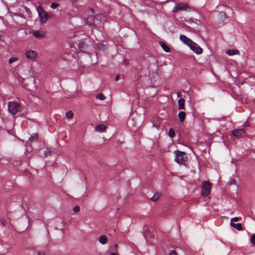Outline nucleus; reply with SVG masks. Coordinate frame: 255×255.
Listing matches in <instances>:
<instances>
[{
  "mask_svg": "<svg viewBox=\"0 0 255 255\" xmlns=\"http://www.w3.org/2000/svg\"><path fill=\"white\" fill-rule=\"evenodd\" d=\"M20 108V105L15 102H9L8 103V111L12 115L19 112Z\"/></svg>",
  "mask_w": 255,
  "mask_h": 255,
  "instance_id": "obj_4",
  "label": "nucleus"
},
{
  "mask_svg": "<svg viewBox=\"0 0 255 255\" xmlns=\"http://www.w3.org/2000/svg\"><path fill=\"white\" fill-rule=\"evenodd\" d=\"M114 246L116 248H118V245L117 244H115Z\"/></svg>",
  "mask_w": 255,
  "mask_h": 255,
  "instance_id": "obj_39",
  "label": "nucleus"
},
{
  "mask_svg": "<svg viewBox=\"0 0 255 255\" xmlns=\"http://www.w3.org/2000/svg\"><path fill=\"white\" fill-rule=\"evenodd\" d=\"M37 10L40 17V22L44 23L48 19V15L46 11L41 7L39 6L37 8Z\"/></svg>",
  "mask_w": 255,
  "mask_h": 255,
  "instance_id": "obj_6",
  "label": "nucleus"
},
{
  "mask_svg": "<svg viewBox=\"0 0 255 255\" xmlns=\"http://www.w3.org/2000/svg\"><path fill=\"white\" fill-rule=\"evenodd\" d=\"M96 97L101 100H104L106 98L105 96L102 93L97 95Z\"/></svg>",
  "mask_w": 255,
  "mask_h": 255,
  "instance_id": "obj_23",
  "label": "nucleus"
},
{
  "mask_svg": "<svg viewBox=\"0 0 255 255\" xmlns=\"http://www.w3.org/2000/svg\"><path fill=\"white\" fill-rule=\"evenodd\" d=\"M159 45L162 48V49L165 51L166 52H170V48L166 45L163 42H159Z\"/></svg>",
  "mask_w": 255,
  "mask_h": 255,
  "instance_id": "obj_16",
  "label": "nucleus"
},
{
  "mask_svg": "<svg viewBox=\"0 0 255 255\" xmlns=\"http://www.w3.org/2000/svg\"><path fill=\"white\" fill-rule=\"evenodd\" d=\"M239 220V218L238 217H235L231 220V223H233V222H238Z\"/></svg>",
  "mask_w": 255,
  "mask_h": 255,
  "instance_id": "obj_31",
  "label": "nucleus"
},
{
  "mask_svg": "<svg viewBox=\"0 0 255 255\" xmlns=\"http://www.w3.org/2000/svg\"><path fill=\"white\" fill-rule=\"evenodd\" d=\"M99 242L102 245H105L107 243V238L105 235L100 236L98 239Z\"/></svg>",
  "mask_w": 255,
  "mask_h": 255,
  "instance_id": "obj_15",
  "label": "nucleus"
},
{
  "mask_svg": "<svg viewBox=\"0 0 255 255\" xmlns=\"http://www.w3.org/2000/svg\"><path fill=\"white\" fill-rule=\"evenodd\" d=\"M226 53L230 56L239 54L240 53L239 51L237 49H228L226 50Z\"/></svg>",
  "mask_w": 255,
  "mask_h": 255,
  "instance_id": "obj_13",
  "label": "nucleus"
},
{
  "mask_svg": "<svg viewBox=\"0 0 255 255\" xmlns=\"http://www.w3.org/2000/svg\"><path fill=\"white\" fill-rule=\"evenodd\" d=\"M106 127L103 124H100L95 128V130L98 132H104L106 131Z\"/></svg>",
  "mask_w": 255,
  "mask_h": 255,
  "instance_id": "obj_12",
  "label": "nucleus"
},
{
  "mask_svg": "<svg viewBox=\"0 0 255 255\" xmlns=\"http://www.w3.org/2000/svg\"><path fill=\"white\" fill-rule=\"evenodd\" d=\"M74 114L72 111H69L66 113V117L67 118H72L73 117Z\"/></svg>",
  "mask_w": 255,
  "mask_h": 255,
  "instance_id": "obj_22",
  "label": "nucleus"
},
{
  "mask_svg": "<svg viewBox=\"0 0 255 255\" xmlns=\"http://www.w3.org/2000/svg\"><path fill=\"white\" fill-rule=\"evenodd\" d=\"M160 194L158 192L155 193L153 196L151 197V200L152 201H156L160 197Z\"/></svg>",
  "mask_w": 255,
  "mask_h": 255,
  "instance_id": "obj_19",
  "label": "nucleus"
},
{
  "mask_svg": "<svg viewBox=\"0 0 255 255\" xmlns=\"http://www.w3.org/2000/svg\"><path fill=\"white\" fill-rule=\"evenodd\" d=\"M185 116L186 113L183 111L180 112L178 114L179 119L181 123L183 122V121H184Z\"/></svg>",
  "mask_w": 255,
  "mask_h": 255,
  "instance_id": "obj_17",
  "label": "nucleus"
},
{
  "mask_svg": "<svg viewBox=\"0 0 255 255\" xmlns=\"http://www.w3.org/2000/svg\"><path fill=\"white\" fill-rule=\"evenodd\" d=\"M230 225L232 227L237 229L239 231H241V230H243V228L242 227V224L241 223H238V224H235L234 223H230Z\"/></svg>",
  "mask_w": 255,
  "mask_h": 255,
  "instance_id": "obj_18",
  "label": "nucleus"
},
{
  "mask_svg": "<svg viewBox=\"0 0 255 255\" xmlns=\"http://www.w3.org/2000/svg\"><path fill=\"white\" fill-rule=\"evenodd\" d=\"M251 241L252 244L255 246V234L252 235L251 238Z\"/></svg>",
  "mask_w": 255,
  "mask_h": 255,
  "instance_id": "obj_29",
  "label": "nucleus"
},
{
  "mask_svg": "<svg viewBox=\"0 0 255 255\" xmlns=\"http://www.w3.org/2000/svg\"><path fill=\"white\" fill-rule=\"evenodd\" d=\"M29 33L32 34L36 38H43L45 37L46 32L44 30L40 29L39 30H30Z\"/></svg>",
  "mask_w": 255,
  "mask_h": 255,
  "instance_id": "obj_7",
  "label": "nucleus"
},
{
  "mask_svg": "<svg viewBox=\"0 0 255 255\" xmlns=\"http://www.w3.org/2000/svg\"><path fill=\"white\" fill-rule=\"evenodd\" d=\"M51 153V151L49 149H47L44 152V155L45 156H49Z\"/></svg>",
  "mask_w": 255,
  "mask_h": 255,
  "instance_id": "obj_27",
  "label": "nucleus"
},
{
  "mask_svg": "<svg viewBox=\"0 0 255 255\" xmlns=\"http://www.w3.org/2000/svg\"><path fill=\"white\" fill-rule=\"evenodd\" d=\"M177 96L178 97H181L182 95H181V94L180 93L178 92V93H177Z\"/></svg>",
  "mask_w": 255,
  "mask_h": 255,
  "instance_id": "obj_37",
  "label": "nucleus"
},
{
  "mask_svg": "<svg viewBox=\"0 0 255 255\" xmlns=\"http://www.w3.org/2000/svg\"><path fill=\"white\" fill-rule=\"evenodd\" d=\"M26 57L32 61H34L37 56V53L34 50H28L25 53Z\"/></svg>",
  "mask_w": 255,
  "mask_h": 255,
  "instance_id": "obj_9",
  "label": "nucleus"
},
{
  "mask_svg": "<svg viewBox=\"0 0 255 255\" xmlns=\"http://www.w3.org/2000/svg\"><path fill=\"white\" fill-rule=\"evenodd\" d=\"M38 255H45L43 251H40L38 253Z\"/></svg>",
  "mask_w": 255,
  "mask_h": 255,
  "instance_id": "obj_33",
  "label": "nucleus"
},
{
  "mask_svg": "<svg viewBox=\"0 0 255 255\" xmlns=\"http://www.w3.org/2000/svg\"><path fill=\"white\" fill-rule=\"evenodd\" d=\"M236 184V181L233 179H231V181H230V184Z\"/></svg>",
  "mask_w": 255,
  "mask_h": 255,
  "instance_id": "obj_34",
  "label": "nucleus"
},
{
  "mask_svg": "<svg viewBox=\"0 0 255 255\" xmlns=\"http://www.w3.org/2000/svg\"><path fill=\"white\" fill-rule=\"evenodd\" d=\"M58 4L56 3L53 2L51 4V8L52 9H55L58 7Z\"/></svg>",
  "mask_w": 255,
  "mask_h": 255,
  "instance_id": "obj_30",
  "label": "nucleus"
},
{
  "mask_svg": "<svg viewBox=\"0 0 255 255\" xmlns=\"http://www.w3.org/2000/svg\"><path fill=\"white\" fill-rule=\"evenodd\" d=\"M110 255H117V254L115 253H113V252H111L110 253Z\"/></svg>",
  "mask_w": 255,
  "mask_h": 255,
  "instance_id": "obj_38",
  "label": "nucleus"
},
{
  "mask_svg": "<svg viewBox=\"0 0 255 255\" xmlns=\"http://www.w3.org/2000/svg\"><path fill=\"white\" fill-rule=\"evenodd\" d=\"M168 134H169V136L171 137H173L174 136L175 132H174V130H173V129H172V128L169 129Z\"/></svg>",
  "mask_w": 255,
  "mask_h": 255,
  "instance_id": "obj_24",
  "label": "nucleus"
},
{
  "mask_svg": "<svg viewBox=\"0 0 255 255\" xmlns=\"http://www.w3.org/2000/svg\"><path fill=\"white\" fill-rule=\"evenodd\" d=\"M169 255H178V254L175 251H171L169 253Z\"/></svg>",
  "mask_w": 255,
  "mask_h": 255,
  "instance_id": "obj_32",
  "label": "nucleus"
},
{
  "mask_svg": "<svg viewBox=\"0 0 255 255\" xmlns=\"http://www.w3.org/2000/svg\"><path fill=\"white\" fill-rule=\"evenodd\" d=\"M174 153L176 154L175 161L179 164H185L187 160L185 153L178 150L175 151Z\"/></svg>",
  "mask_w": 255,
  "mask_h": 255,
  "instance_id": "obj_3",
  "label": "nucleus"
},
{
  "mask_svg": "<svg viewBox=\"0 0 255 255\" xmlns=\"http://www.w3.org/2000/svg\"><path fill=\"white\" fill-rule=\"evenodd\" d=\"M119 80V76L117 75L115 77V81H118Z\"/></svg>",
  "mask_w": 255,
  "mask_h": 255,
  "instance_id": "obj_36",
  "label": "nucleus"
},
{
  "mask_svg": "<svg viewBox=\"0 0 255 255\" xmlns=\"http://www.w3.org/2000/svg\"><path fill=\"white\" fill-rule=\"evenodd\" d=\"M80 207L77 205L74 206V208H73V211L75 213H78L80 211Z\"/></svg>",
  "mask_w": 255,
  "mask_h": 255,
  "instance_id": "obj_26",
  "label": "nucleus"
},
{
  "mask_svg": "<svg viewBox=\"0 0 255 255\" xmlns=\"http://www.w3.org/2000/svg\"><path fill=\"white\" fill-rule=\"evenodd\" d=\"M94 19V17L93 16H92L91 17H90L88 18H87V22L90 25H92L93 23H95Z\"/></svg>",
  "mask_w": 255,
  "mask_h": 255,
  "instance_id": "obj_20",
  "label": "nucleus"
},
{
  "mask_svg": "<svg viewBox=\"0 0 255 255\" xmlns=\"http://www.w3.org/2000/svg\"><path fill=\"white\" fill-rule=\"evenodd\" d=\"M38 136L36 134H33L29 138V140L31 142L36 141L37 139Z\"/></svg>",
  "mask_w": 255,
  "mask_h": 255,
  "instance_id": "obj_21",
  "label": "nucleus"
},
{
  "mask_svg": "<svg viewBox=\"0 0 255 255\" xmlns=\"http://www.w3.org/2000/svg\"><path fill=\"white\" fill-rule=\"evenodd\" d=\"M245 133V131L243 129H235L232 131L233 134L238 137L242 136Z\"/></svg>",
  "mask_w": 255,
  "mask_h": 255,
  "instance_id": "obj_10",
  "label": "nucleus"
},
{
  "mask_svg": "<svg viewBox=\"0 0 255 255\" xmlns=\"http://www.w3.org/2000/svg\"><path fill=\"white\" fill-rule=\"evenodd\" d=\"M18 59V58L17 57H11L8 60L9 64H11L14 62L17 61Z\"/></svg>",
  "mask_w": 255,
  "mask_h": 255,
  "instance_id": "obj_25",
  "label": "nucleus"
},
{
  "mask_svg": "<svg viewBox=\"0 0 255 255\" xmlns=\"http://www.w3.org/2000/svg\"><path fill=\"white\" fill-rule=\"evenodd\" d=\"M185 100L183 98H180L178 101V109L179 110H183L185 109Z\"/></svg>",
  "mask_w": 255,
  "mask_h": 255,
  "instance_id": "obj_14",
  "label": "nucleus"
},
{
  "mask_svg": "<svg viewBox=\"0 0 255 255\" xmlns=\"http://www.w3.org/2000/svg\"><path fill=\"white\" fill-rule=\"evenodd\" d=\"M19 227H20L19 230H20V232H22L24 231H25L27 229V228H28V225H26L23 227H21L20 226Z\"/></svg>",
  "mask_w": 255,
  "mask_h": 255,
  "instance_id": "obj_28",
  "label": "nucleus"
},
{
  "mask_svg": "<svg viewBox=\"0 0 255 255\" xmlns=\"http://www.w3.org/2000/svg\"><path fill=\"white\" fill-rule=\"evenodd\" d=\"M180 39L184 43L186 44L188 46H189L192 41L191 40L184 35H181L180 36Z\"/></svg>",
  "mask_w": 255,
  "mask_h": 255,
  "instance_id": "obj_11",
  "label": "nucleus"
},
{
  "mask_svg": "<svg viewBox=\"0 0 255 255\" xmlns=\"http://www.w3.org/2000/svg\"><path fill=\"white\" fill-rule=\"evenodd\" d=\"M191 9L190 6H189L187 4L183 2H180L177 3L175 6L174 7L172 12H177L179 11H186L189 10Z\"/></svg>",
  "mask_w": 255,
  "mask_h": 255,
  "instance_id": "obj_5",
  "label": "nucleus"
},
{
  "mask_svg": "<svg viewBox=\"0 0 255 255\" xmlns=\"http://www.w3.org/2000/svg\"><path fill=\"white\" fill-rule=\"evenodd\" d=\"M199 170H200V169H199V167H198V166H197V167H196V170H197V172H196V171H195L194 173V174H198V171H199Z\"/></svg>",
  "mask_w": 255,
  "mask_h": 255,
  "instance_id": "obj_35",
  "label": "nucleus"
},
{
  "mask_svg": "<svg viewBox=\"0 0 255 255\" xmlns=\"http://www.w3.org/2000/svg\"><path fill=\"white\" fill-rule=\"evenodd\" d=\"M201 195L204 197L208 196L211 192L212 185L209 181H204L202 182Z\"/></svg>",
  "mask_w": 255,
  "mask_h": 255,
  "instance_id": "obj_1",
  "label": "nucleus"
},
{
  "mask_svg": "<svg viewBox=\"0 0 255 255\" xmlns=\"http://www.w3.org/2000/svg\"><path fill=\"white\" fill-rule=\"evenodd\" d=\"M188 46L192 51L197 54H201L203 52L202 49L193 41H192Z\"/></svg>",
  "mask_w": 255,
  "mask_h": 255,
  "instance_id": "obj_8",
  "label": "nucleus"
},
{
  "mask_svg": "<svg viewBox=\"0 0 255 255\" xmlns=\"http://www.w3.org/2000/svg\"><path fill=\"white\" fill-rule=\"evenodd\" d=\"M78 46L81 51L87 52L93 46V43L90 39H86L83 41L80 42Z\"/></svg>",
  "mask_w": 255,
  "mask_h": 255,
  "instance_id": "obj_2",
  "label": "nucleus"
}]
</instances>
